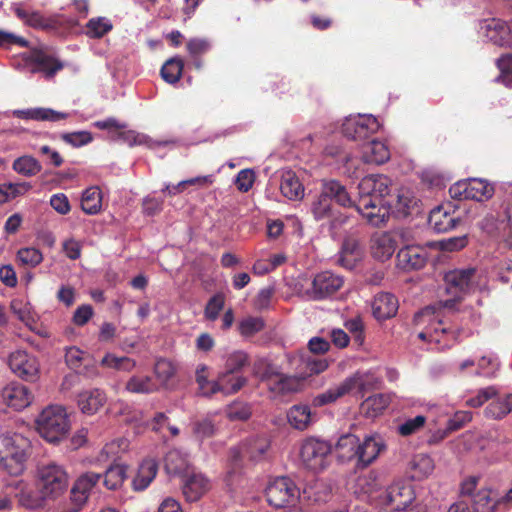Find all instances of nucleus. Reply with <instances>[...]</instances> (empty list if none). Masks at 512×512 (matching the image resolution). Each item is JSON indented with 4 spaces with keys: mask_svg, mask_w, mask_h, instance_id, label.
I'll return each mask as SVG.
<instances>
[{
    "mask_svg": "<svg viewBox=\"0 0 512 512\" xmlns=\"http://www.w3.org/2000/svg\"><path fill=\"white\" fill-rule=\"evenodd\" d=\"M30 440L20 433L0 434V469L12 476L21 475L28 459Z\"/></svg>",
    "mask_w": 512,
    "mask_h": 512,
    "instance_id": "obj_1",
    "label": "nucleus"
},
{
    "mask_svg": "<svg viewBox=\"0 0 512 512\" xmlns=\"http://www.w3.org/2000/svg\"><path fill=\"white\" fill-rule=\"evenodd\" d=\"M35 483L44 497L54 500L67 490L69 474L63 465L56 462L42 463L37 466Z\"/></svg>",
    "mask_w": 512,
    "mask_h": 512,
    "instance_id": "obj_2",
    "label": "nucleus"
},
{
    "mask_svg": "<svg viewBox=\"0 0 512 512\" xmlns=\"http://www.w3.org/2000/svg\"><path fill=\"white\" fill-rule=\"evenodd\" d=\"M39 434L50 443H57L66 437L70 422L66 410L57 405L48 406L36 419Z\"/></svg>",
    "mask_w": 512,
    "mask_h": 512,
    "instance_id": "obj_3",
    "label": "nucleus"
},
{
    "mask_svg": "<svg viewBox=\"0 0 512 512\" xmlns=\"http://www.w3.org/2000/svg\"><path fill=\"white\" fill-rule=\"evenodd\" d=\"M23 61L27 65H33L32 73L42 72L46 78H52L64 68V64L58 59L53 49L40 45L32 47L22 54Z\"/></svg>",
    "mask_w": 512,
    "mask_h": 512,
    "instance_id": "obj_4",
    "label": "nucleus"
},
{
    "mask_svg": "<svg viewBox=\"0 0 512 512\" xmlns=\"http://www.w3.org/2000/svg\"><path fill=\"white\" fill-rule=\"evenodd\" d=\"M310 212L318 222H324L330 234L335 237L339 230L347 223L348 216L337 209L328 198L318 194L310 205Z\"/></svg>",
    "mask_w": 512,
    "mask_h": 512,
    "instance_id": "obj_5",
    "label": "nucleus"
},
{
    "mask_svg": "<svg viewBox=\"0 0 512 512\" xmlns=\"http://www.w3.org/2000/svg\"><path fill=\"white\" fill-rule=\"evenodd\" d=\"M265 495L271 506L284 508L298 500L300 490L291 478L281 476L269 482Z\"/></svg>",
    "mask_w": 512,
    "mask_h": 512,
    "instance_id": "obj_6",
    "label": "nucleus"
},
{
    "mask_svg": "<svg viewBox=\"0 0 512 512\" xmlns=\"http://www.w3.org/2000/svg\"><path fill=\"white\" fill-rule=\"evenodd\" d=\"M451 198L456 200L484 201L494 194V187L486 180L470 178L459 180L449 188Z\"/></svg>",
    "mask_w": 512,
    "mask_h": 512,
    "instance_id": "obj_7",
    "label": "nucleus"
},
{
    "mask_svg": "<svg viewBox=\"0 0 512 512\" xmlns=\"http://www.w3.org/2000/svg\"><path fill=\"white\" fill-rule=\"evenodd\" d=\"M332 446L329 442L314 437L305 439L301 445L300 457L304 465L314 471L323 470Z\"/></svg>",
    "mask_w": 512,
    "mask_h": 512,
    "instance_id": "obj_8",
    "label": "nucleus"
},
{
    "mask_svg": "<svg viewBox=\"0 0 512 512\" xmlns=\"http://www.w3.org/2000/svg\"><path fill=\"white\" fill-rule=\"evenodd\" d=\"M380 128V123L373 115L350 116L342 124L345 137L353 141L368 140Z\"/></svg>",
    "mask_w": 512,
    "mask_h": 512,
    "instance_id": "obj_9",
    "label": "nucleus"
},
{
    "mask_svg": "<svg viewBox=\"0 0 512 512\" xmlns=\"http://www.w3.org/2000/svg\"><path fill=\"white\" fill-rule=\"evenodd\" d=\"M12 10L25 25L34 29L52 32L64 26V19L59 15L45 16L40 11L26 10L21 4H14Z\"/></svg>",
    "mask_w": 512,
    "mask_h": 512,
    "instance_id": "obj_10",
    "label": "nucleus"
},
{
    "mask_svg": "<svg viewBox=\"0 0 512 512\" xmlns=\"http://www.w3.org/2000/svg\"><path fill=\"white\" fill-rule=\"evenodd\" d=\"M474 275V268L455 269L445 274L446 291L454 296L453 299L444 301L445 308L452 309L454 307L456 301H459L461 295L469 289Z\"/></svg>",
    "mask_w": 512,
    "mask_h": 512,
    "instance_id": "obj_11",
    "label": "nucleus"
},
{
    "mask_svg": "<svg viewBox=\"0 0 512 512\" xmlns=\"http://www.w3.org/2000/svg\"><path fill=\"white\" fill-rule=\"evenodd\" d=\"M344 284V279L330 271H323L315 275L311 288L306 291L309 299L319 301L336 293Z\"/></svg>",
    "mask_w": 512,
    "mask_h": 512,
    "instance_id": "obj_12",
    "label": "nucleus"
},
{
    "mask_svg": "<svg viewBox=\"0 0 512 512\" xmlns=\"http://www.w3.org/2000/svg\"><path fill=\"white\" fill-rule=\"evenodd\" d=\"M357 211L366 219L367 223L373 227L384 226L390 217V210L382 200H374L370 197L359 198L354 204Z\"/></svg>",
    "mask_w": 512,
    "mask_h": 512,
    "instance_id": "obj_13",
    "label": "nucleus"
},
{
    "mask_svg": "<svg viewBox=\"0 0 512 512\" xmlns=\"http://www.w3.org/2000/svg\"><path fill=\"white\" fill-rule=\"evenodd\" d=\"M11 370L26 381H35L39 373V363L35 356L26 351L18 350L9 357Z\"/></svg>",
    "mask_w": 512,
    "mask_h": 512,
    "instance_id": "obj_14",
    "label": "nucleus"
},
{
    "mask_svg": "<svg viewBox=\"0 0 512 512\" xmlns=\"http://www.w3.org/2000/svg\"><path fill=\"white\" fill-rule=\"evenodd\" d=\"M391 179L382 174L365 176L359 183L360 198L370 197L374 200H382L390 192Z\"/></svg>",
    "mask_w": 512,
    "mask_h": 512,
    "instance_id": "obj_15",
    "label": "nucleus"
},
{
    "mask_svg": "<svg viewBox=\"0 0 512 512\" xmlns=\"http://www.w3.org/2000/svg\"><path fill=\"white\" fill-rule=\"evenodd\" d=\"M414 500L415 492L409 483H394L386 491V503L395 511L407 509Z\"/></svg>",
    "mask_w": 512,
    "mask_h": 512,
    "instance_id": "obj_16",
    "label": "nucleus"
},
{
    "mask_svg": "<svg viewBox=\"0 0 512 512\" xmlns=\"http://www.w3.org/2000/svg\"><path fill=\"white\" fill-rule=\"evenodd\" d=\"M483 36L497 46H509L512 43L511 31L501 19H486L481 24Z\"/></svg>",
    "mask_w": 512,
    "mask_h": 512,
    "instance_id": "obj_17",
    "label": "nucleus"
},
{
    "mask_svg": "<svg viewBox=\"0 0 512 512\" xmlns=\"http://www.w3.org/2000/svg\"><path fill=\"white\" fill-rule=\"evenodd\" d=\"M396 261L403 271L419 270L427 262V251L420 246H405L398 251Z\"/></svg>",
    "mask_w": 512,
    "mask_h": 512,
    "instance_id": "obj_18",
    "label": "nucleus"
},
{
    "mask_svg": "<svg viewBox=\"0 0 512 512\" xmlns=\"http://www.w3.org/2000/svg\"><path fill=\"white\" fill-rule=\"evenodd\" d=\"M363 385L364 384L360 377L347 378L338 386L332 387L314 397L313 404L316 407H321L326 404L335 402L338 398L344 396L355 388L362 390Z\"/></svg>",
    "mask_w": 512,
    "mask_h": 512,
    "instance_id": "obj_19",
    "label": "nucleus"
},
{
    "mask_svg": "<svg viewBox=\"0 0 512 512\" xmlns=\"http://www.w3.org/2000/svg\"><path fill=\"white\" fill-rule=\"evenodd\" d=\"M1 396L4 403L15 410L26 408L33 398L30 390L25 385L17 382L6 385L2 389Z\"/></svg>",
    "mask_w": 512,
    "mask_h": 512,
    "instance_id": "obj_20",
    "label": "nucleus"
},
{
    "mask_svg": "<svg viewBox=\"0 0 512 512\" xmlns=\"http://www.w3.org/2000/svg\"><path fill=\"white\" fill-rule=\"evenodd\" d=\"M248 382V379L238 373L222 371L218 374L217 379L212 387H214V395L222 393L229 396L239 392Z\"/></svg>",
    "mask_w": 512,
    "mask_h": 512,
    "instance_id": "obj_21",
    "label": "nucleus"
},
{
    "mask_svg": "<svg viewBox=\"0 0 512 512\" xmlns=\"http://www.w3.org/2000/svg\"><path fill=\"white\" fill-rule=\"evenodd\" d=\"M320 194L328 198L330 202L333 200L342 207H353L354 201L351 199L346 187L338 180L329 179L322 180Z\"/></svg>",
    "mask_w": 512,
    "mask_h": 512,
    "instance_id": "obj_22",
    "label": "nucleus"
},
{
    "mask_svg": "<svg viewBox=\"0 0 512 512\" xmlns=\"http://www.w3.org/2000/svg\"><path fill=\"white\" fill-rule=\"evenodd\" d=\"M460 223V218L444 206L434 208L428 217L429 226L437 233H446Z\"/></svg>",
    "mask_w": 512,
    "mask_h": 512,
    "instance_id": "obj_23",
    "label": "nucleus"
},
{
    "mask_svg": "<svg viewBox=\"0 0 512 512\" xmlns=\"http://www.w3.org/2000/svg\"><path fill=\"white\" fill-rule=\"evenodd\" d=\"M399 308L397 298L387 292H381L375 295L372 302L373 316L378 320H386L396 315Z\"/></svg>",
    "mask_w": 512,
    "mask_h": 512,
    "instance_id": "obj_24",
    "label": "nucleus"
},
{
    "mask_svg": "<svg viewBox=\"0 0 512 512\" xmlns=\"http://www.w3.org/2000/svg\"><path fill=\"white\" fill-rule=\"evenodd\" d=\"M13 115L19 119L58 122L67 119L70 114L53 110L51 108L36 107L14 110Z\"/></svg>",
    "mask_w": 512,
    "mask_h": 512,
    "instance_id": "obj_25",
    "label": "nucleus"
},
{
    "mask_svg": "<svg viewBox=\"0 0 512 512\" xmlns=\"http://www.w3.org/2000/svg\"><path fill=\"white\" fill-rule=\"evenodd\" d=\"M383 448L384 445L376 438L366 437L362 443L358 444L356 467L363 469L369 466L376 460Z\"/></svg>",
    "mask_w": 512,
    "mask_h": 512,
    "instance_id": "obj_26",
    "label": "nucleus"
},
{
    "mask_svg": "<svg viewBox=\"0 0 512 512\" xmlns=\"http://www.w3.org/2000/svg\"><path fill=\"white\" fill-rule=\"evenodd\" d=\"M107 397L103 390L94 388L78 394L77 404L82 413L93 415L106 403Z\"/></svg>",
    "mask_w": 512,
    "mask_h": 512,
    "instance_id": "obj_27",
    "label": "nucleus"
},
{
    "mask_svg": "<svg viewBox=\"0 0 512 512\" xmlns=\"http://www.w3.org/2000/svg\"><path fill=\"white\" fill-rule=\"evenodd\" d=\"M396 249V241L388 232L373 236L371 240L372 256L380 261L388 260Z\"/></svg>",
    "mask_w": 512,
    "mask_h": 512,
    "instance_id": "obj_28",
    "label": "nucleus"
},
{
    "mask_svg": "<svg viewBox=\"0 0 512 512\" xmlns=\"http://www.w3.org/2000/svg\"><path fill=\"white\" fill-rule=\"evenodd\" d=\"M158 472V462L153 458L144 459L132 481V487L135 491L145 490L154 480Z\"/></svg>",
    "mask_w": 512,
    "mask_h": 512,
    "instance_id": "obj_29",
    "label": "nucleus"
},
{
    "mask_svg": "<svg viewBox=\"0 0 512 512\" xmlns=\"http://www.w3.org/2000/svg\"><path fill=\"white\" fill-rule=\"evenodd\" d=\"M210 488L209 480L201 474H193L183 484V495L189 502L198 501Z\"/></svg>",
    "mask_w": 512,
    "mask_h": 512,
    "instance_id": "obj_30",
    "label": "nucleus"
},
{
    "mask_svg": "<svg viewBox=\"0 0 512 512\" xmlns=\"http://www.w3.org/2000/svg\"><path fill=\"white\" fill-rule=\"evenodd\" d=\"M362 159L368 164L381 165L390 159V150L384 142L372 140L363 146Z\"/></svg>",
    "mask_w": 512,
    "mask_h": 512,
    "instance_id": "obj_31",
    "label": "nucleus"
},
{
    "mask_svg": "<svg viewBox=\"0 0 512 512\" xmlns=\"http://www.w3.org/2000/svg\"><path fill=\"white\" fill-rule=\"evenodd\" d=\"M280 191L289 200H300L304 196V186L295 172L288 170L281 176Z\"/></svg>",
    "mask_w": 512,
    "mask_h": 512,
    "instance_id": "obj_32",
    "label": "nucleus"
},
{
    "mask_svg": "<svg viewBox=\"0 0 512 512\" xmlns=\"http://www.w3.org/2000/svg\"><path fill=\"white\" fill-rule=\"evenodd\" d=\"M512 411V393L503 396H496L484 410L487 418L500 420Z\"/></svg>",
    "mask_w": 512,
    "mask_h": 512,
    "instance_id": "obj_33",
    "label": "nucleus"
},
{
    "mask_svg": "<svg viewBox=\"0 0 512 512\" xmlns=\"http://www.w3.org/2000/svg\"><path fill=\"white\" fill-rule=\"evenodd\" d=\"M289 424L297 430H305L313 422L311 409L308 405H293L287 412Z\"/></svg>",
    "mask_w": 512,
    "mask_h": 512,
    "instance_id": "obj_34",
    "label": "nucleus"
},
{
    "mask_svg": "<svg viewBox=\"0 0 512 512\" xmlns=\"http://www.w3.org/2000/svg\"><path fill=\"white\" fill-rule=\"evenodd\" d=\"M390 398L386 394H374L366 398L360 405V412L366 418H375L388 407Z\"/></svg>",
    "mask_w": 512,
    "mask_h": 512,
    "instance_id": "obj_35",
    "label": "nucleus"
},
{
    "mask_svg": "<svg viewBox=\"0 0 512 512\" xmlns=\"http://www.w3.org/2000/svg\"><path fill=\"white\" fill-rule=\"evenodd\" d=\"M434 470L433 459L426 454L415 455L409 463L410 477L420 481L429 476Z\"/></svg>",
    "mask_w": 512,
    "mask_h": 512,
    "instance_id": "obj_36",
    "label": "nucleus"
},
{
    "mask_svg": "<svg viewBox=\"0 0 512 512\" xmlns=\"http://www.w3.org/2000/svg\"><path fill=\"white\" fill-rule=\"evenodd\" d=\"M359 438L353 434L342 435L335 446L338 458L341 461L356 460Z\"/></svg>",
    "mask_w": 512,
    "mask_h": 512,
    "instance_id": "obj_37",
    "label": "nucleus"
},
{
    "mask_svg": "<svg viewBox=\"0 0 512 512\" xmlns=\"http://www.w3.org/2000/svg\"><path fill=\"white\" fill-rule=\"evenodd\" d=\"M158 389L157 383L150 376L133 375L125 384V390L135 394H150Z\"/></svg>",
    "mask_w": 512,
    "mask_h": 512,
    "instance_id": "obj_38",
    "label": "nucleus"
},
{
    "mask_svg": "<svg viewBox=\"0 0 512 512\" xmlns=\"http://www.w3.org/2000/svg\"><path fill=\"white\" fill-rule=\"evenodd\" d=\"M102 476L104 477V486L109 490H116L127 478V466L120 463L111 464Z\"/></svg>",
    "mask_w": 512,
    "mask_h": 512,
    "instance_id": "obj_39",
    "label": "nucleus"
},
{
    "mask_svg": "<svg viewBox=\"0 0 512 512\" xmlns=\"http://www.w3.org/2000/svg\"><path fill=\"white\" fill-rule=\"evenodd\" d=\"M184 61L181 57L175 56L169 58L162 66L160 70L161 77L166 83L175 84L177 83L183 73Z\"/></svg>",
    "mask_w": 512,
    "mask_h": 512,
    "instance_id": "obj_40",
    "label": "nucleus"
},
{
    "mask_svg": "<svg viewBox=\"0 0 512 512\" xmlns=\"http://www.w3.org/2000/svg\"><path fill=\"white\" fill-rule=\"evenodd\" d=\"M12 169L20 175L32 177L41 172L42 165L35 157L23 155L14 160Z\"/></svg>",
    "mask_w": 512,
    "mask_h": 512,
    "instance_id": "obj_41",
    "label": "nucleus"
},
{
    "mask_svg": "<svg viewBox=\"0 0 512 512\" xmlns=\"http://www.w3.org/2000/svg\"><path fill=\"white\" fill-rule=\"evenodd\" d=\"M102 207L101 190L98 187L87 188L81 198V208L89 215H95L100 212Z\"/></svg>",
    "mask_w": 512,
    "mask_h": 512,
    "instance_id": "obj_42",
    "label": "nucleus"
},
{
    "mask_svg": "<svg viewBox=\"0 0 512 512\" xmlns=\"http://www.w3.org/2000/svg\"><path fill=\"white\" fill-rule=\"evenodd\" d=\"M269 448V443L265 438H254L241 447L240 454L252 461L260 460Z\"/></svg>",
    "mask_w": 512,
    "mask_h": 512,
    "instance_id": "obj_43",
    "label": "nucleus"
},
{
    "mask_svg": "<svg viewBox=\"0 0 512 512\" xmlns=\"http://www.w3.org/2000/svg\"><path fill=\"white\" fill-rule=\"evenodd\" d=\"M491 494L492 490L488 487L477 490L475 496L471 499L474 512H494L497 507H500Z\"/></svg>",
    "mask_w": 512,
    "mask_h": 512,
    "instance_id": "obj_44",
    "label": "nucleus"
},
{
    "mask_svg": "<svg viewBox=\"0 0 512 512\" xmlns=\"http://www.w3.org/2000/svg\"><path fill=\"white\" fill-rule=\"evenodd\" d=\"M85 29L89 38L100 39L113 29V24L106 17H94L86 23Z\"/></svg>",
    "mask_w": 512,
    "mask_h": 512,
    "instance_id": "obj_45",
    "label": "nucleus"
},
{
    "mask_svg": "<svg viewBox=\"0 0 512 512\" xmlns=\"http://www.w3.org/2000/svg\"><path fill=\"white\" fill-rule=\"evenodd\" d=\"M164 466L168 474H181L186 471L188 461L179 450H171L165 456Z\"/></svg>",
    "mask_w": 512,
    "mask_h": 512,
    "instance_id": "obj_46",
    "label": "nucleus"
},
{
    "mask_svg": "<svg viewBox=\"0 0 512 512\" xmlns=\"http://www.w3.org/2000/svg\"><path fill=\"white\" fill-rule=\"evenodd\" d=\"M101 365L119 371L131 372L136 367V361L127 356L118 357L107 353L101 360Z\"/></svg>",
    "mask_w": 512,
    "mask_h": 512,
    "instance_id": "obj_47",
    "label": "nucleus"
},
{
    "mask_svg": "<svg viewBox=\"0 0 512 512\" xmlns=\"http://www.w3.org/2000/svg\"><path fill=\"white\" fill-rule=\"evenodd\" d=\"M209 368L206 364H199L195 371V381L198 385L199 393L204 397H212L214 395L213 384L214 381H210L209 379Z\"/></svg>",
    "mask_w": 512,
    "mask_h": 512,
    "instance_id": "obj_48",
    "label": "nucleus"
},
{
    "mask_svg": "<svg viewBox=\"0 0 512 512\" xmlns=\"http://www.w3.org/2000/svg\"><path fill=\"white\" fill-rule=\"evenodd\" d=\"M265 327V322L262 317L248 316L243 318L238 323V331L243 337H252L258 332L262 331Z\"/></svg>",
    "mask_w": 512,
    "mask_h": 512,
    "instance_id": "obj_49",
    "label": "nucleus"
},
{
    "mask_svg": "<svg viewBox=\"0 0 512 512\" xmlns=\"http://www.w3.org/2000/svg\"><path fill=\"white\" fill-rule=\"evenodd\" d=\"M225 413L231 421H246L252 415V409L246 402L234 401L227 406Z\"/></svg>",
    "mask_w": 512,
    "mask_h": 512,
    "instance_id": "obj_50",
    "label": "nucleus"
},
{
    "mask_svg": "<svg viewBox=\"0 0 512 512\" xmlns=\"http://www.w3.org/2000/svg\"><path fill=\"white\" fill-rule=\"evenodd\" d=\"M249 364V356L246 352L237 350L227 355L224 371L238 373Z\"/></svg>",
    "mask_w": 512,
    "mask_h": 512,
    "instance_id": "obj_51",
    "label": "nucleus"
},
{
    "mask_svg": "<svg viewBox=\"0 0 512 512\" xmlns=\"http://www.w3.org/2000/svg\"><path fill=\"white\" fill-rule=\"evenodd\" d=\"M154 373L162 385H166L176 374L175 365L168 359H158L154 365Z\"/></svg>",
    "mask_w": 512,
    "mask_h": 512,
    "instance_id": "obj_52",
    "label": "nucleus"
},
{
    "mask_svg": "<svg viewBox=\"0 0 512 512\" xmlns=\"http://www.w3.org/2000/svg\"><path fill=\"white\" fill-rule=\"evenodd\" d=\"M89 356V354L79 348L72 346L66 348L65 362L70 369L77 371L82 367L83 363L88 360Z\"/></svg>",
    "mask_w": 512,
    "mask_h": 512,
    "instance_id": "obj_53",
    "label": "nucleus"
},
{
    "mask_svg": "<svg viewBox=\"0 0 512 512\" xmlns=\"http://www.w3.org/2000/svg\"><path fill=\"white\" fill-rule=\"evenodd\" d=\"M60 138L66 144H69L76 148L85 146L93 141V135L89 131L63 133L61 134Z\"/></svg>",
    "mask_w": 512,
    "mask_h": 512,
    "instance_id": "obj_54",
    "label": "nucleus"
},
{
    "mask_svg": "<svg viewBox=\"0 0 512 512\" xmlns=\"http://www.w3.org/2000/svg\"><path fill=\"white\" fill-rule=\"evenodd\" d=\"M17 259L26 266L36 267L43 260V255L40 250L33 247L21 248L17 252Z\"/></svg>",
    "mask_w": 512,
    "mask_h": 512,
    "instance_id": "obj_55",
    "label": "nucleus"
},
{
    "mask_svg": "<svg viewBox=\"0 0 512 512\" xmlns=\"http://www.w3.org/2000/svg\"><path fill=\"white\" fill-rule=\"evenodd\" d=\"M426 423V417L423 415H417L414 418L405 420L402 424L397 427V431L401 436H410L424 427Z\"/></svg>",
    "mask_w": 512,
    "mask_h": 512,
    "instance_id": "obj_56",
    "label": "nucleus"
},
{
    "mask_svg": "<svg viewBox=\"0 0 512 512\" xmlns=\"http://www.w3.org/2000/svg\"><path fill=\"white\" fill-rule=\"evenodd\" d=\"M497 396V389L494 386H488L479 389L477 394L467 400V405L473 408L481 407L487 401Z\"/></svg>",
    "mask_w": 512,
    "mask_h": 512,
    "instance_id": "obj_57",
    "label": "nucleus"
},
{
    "mask_svg": "<svg viewBox=\"0 0 512 512\" xmlns=\"http://www.w3.org/2000/svg\"><path fill=\"white\" fill-rule=\"evenodd\" d=\"M224 303V296L222 294L212 296L204 310L205 318L210 321H215L218 318L220 311L223 309Z\"/></svg>",
    "mask_w": 512,
    "mask_h": 512,
    "instance_id": "obj_58",
    "label": "nucleus"
},
{
    "mask_svg": "<svg viewBox=\"0 0 512 512\" xmlns=\"http://www.w3.org/2000/svg\"><path fill=\"white\" fill-rule=\"evenodd\" d=\"M186 47L190 56L196 59L210 50L211 43L205 38H191Z\"/></svg>",
    "mask_w": 512,
    "mask_h": 512,
    "instance_id": "obj_59",
    "label": "nucleus"
},
{
    "mask_svg": "<svg viewBox=\"0 0 512 512\" xmlns=\"http://www.w3.org/2000/svg\"><path fill=\"white\" fill-rule=\"evenodd\" d=\"M415 204L416 200L409 191H401L397 195L395 208L398 213L403 216H408L411 213V208H413Z\"/></svg>",
    "mask_w": 512,
    "mask_h": 512,
    "instance_id": "obj_60",
    "label": "nucleus"
},
{
    "mask_svg": "<svg viewBox=\"0 0 512 512\" xmlns=\"http://www.w3.org/2000/svg\"><path fill=\"white\" fill-rule=\"evenodd\" d=\"M193 433L200 440L210 438L215 433V425L208 418L198 420L193 424Z\"/></svg>",
    "mask_w": 512,
    "mask_h": 512,
    "instance_id": "obj_61",
    "label": "nucleus"
},
{
    "mask_svg": "<svg viewBox=\"0 0 512 512\" xmlns=\"http://www.w3.org/2000/svg\"><path fill=\"white\" fill-rule=\"evenodd\" d=\"M47 499H49V497H44L39 491L38 493L26 492L22 493L20 503L28 509H38L44 506Z\"/></svg>",
    "mask_w": 512,
    "mask_h": 512,
    "instance_id": "obj_62",
    "label": "nucleus"
},
{
    "mask_svg": "<svg viewBox=\"0 0 512 512\" xmlns=\"http://www.w3.org/2000/svg\"><path fill=\"white\" fill-rule=\"evenodd\" d=\"M254 179V172L252 170L243 169L237 174L235 185L239 191L247 192L252 188Z\"/></svg>",
    "mask_w": 512,
    "mask_h": 512,
    "instance_id": "obj_63",
    "label": "nucleus"
},
{
    "mask_svg": "<svg viewBox=\"0 0 512 512\" xmlns=\"http://www.w3.org/2000/svg\"><path fill=\"white\" fill-rule=\"evenodd\" d=\"M471 420L472 415L470 412L458 411L448 420L446 429L449 432L457 431Z\"/></svg>",
    "mask_w": 512,
    "mask_h": 512,
    "instance_id": "obj_64",
    "label": "nucleus"
}]
</instances>
